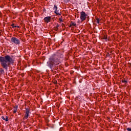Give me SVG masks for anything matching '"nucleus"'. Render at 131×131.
Instances as JSON below:
<instances>
[{"instance_id":"1","label":"nucleus","mask_w":131,"mask_h":131,"mask_svg":"<svg viewBox=\"0 0 131 131\" xmlns=\"http://www.w3.org/2000/svg\"><path fill=\"white\" fill-rule=\"evenodd\" d=\"M64 55L59 52L57 54H54L49 58L47 62V66L50 68L51 72L55 71L58 69L59 64H60V59L59 58H63Z\"/></svg>"},{"instance_id":"2","label":"nucleus","mask_w":131,"mask_h":131,"mask_svg":"<svg viewBox=\"0 0 131 131\" xmlns=\"http://www.w3.org/2000/svg\"><path fill=\"white\" fill-rule=\"evenodd\" d=\"M0 63L2 67L6 71H8V67L14 63L13 56L6 55L5 56H0Z\"/></svg>"},{"instance_id":"3","label":"nucleus","mask_w":131,"mask_h":131,"mask_svg":"<svg viewBox=\"0 0 131 131\" xmlns=\"http://www.w3.org/2000/svg\"><path fill=\"white\" fill-rule=\"evenodd\" d=\"M11 40L12 43L18 45H20V40L15 37H12L11 39Z\"/></svg>"},{"instance_id":"4","label":"nucleus","mask_w":131,"mask_h":131,"mask_svg":"<svg viewBox=\"0 0 131 131\" xmlns=\"http://www.w3.org/2000/svg\"><path fill=\"white\" fill-rule=\"evenodd\" d=\"M80 13V19L81 21H84L86 19V17H88V14H85V12L84 11H82Z\"/></svg>"},{"instance_id":"5","label":"nucleus","mask_w":131,"mask_h":131,"mask_svg":"<svg viewBox=\"0 0 131 131\" xmlns=\"http://www.w3.org/2000/svg\"><path fill=\"white\" fill-rule=\"evenodd\" d=\"M51 16H47L44 18V21L46 23H49L51 21Z\"/></svg>"},{"instance_id":"6","label":"nucleus","mask_w":131,"mask_h":131,"mask_svg":"<svg viewBox=\"0 0 131 131\" xmlns=\"http://www.w3.org/2000/svg\"><path fill=\"white\" fill-rule=\"evenodd\" d=\"M53 10H55L54 13L55 14H56L57 12L58 11V7H57V5H55L54 6Z\"/></svg>"},{"instance_id":"7","label":"nucleus","mask_w":131,"mask_h":131,"mask_svg":"<svg viewBox=\"0 0 131 131\" xmlns=\"http://www.w3.org/2000/svg\"><path fill=\"white\" fill-rule=\"evenodd\" d=\"M5 70L3 68H0V74H4Z\"/></svg>"},{"instance_id":"8","label":"nucleus","mask_w":131,"mask_h":131,"mask_svg":"<svg viewBox=\"0 0 131 131\" xmlns=\"http://www.w3.org/2000/svg\"><path fill=\"white\" fill-rule=\"evenodd\" d=\"M2 119H3V120H5V121H9V119H8V117H6V118H5V117L2 116Z\"/></svg>"},{"instance_id":"9","label":"nucleus","mask_w":131,"mask_h":131,"mask_svg":"<svg viewBox=\"0 0 131 131\" xmlns=\"http://www.w3.org/2000/svg\"><path fill=\"white\" fill-rule=\"evenodd\" d=\"M55 14H56V15H57L58 16L61 15V11H60V10H57L56 13H55Z\"/></svg>"},{"instance_id":"10","label":"nucleus","mask_w":131,"mask_h":131,"mask_svg":"<svg viewBox=\"0 0 131 131\" xmlns=\"http://www.w3.org/2000/svg\"><path fill=\"white\" fill-rule=\"evenodd\" d=\"M58 27H60V25H59V24H56V26L55 27V30H58Z\"/></svg>"},{"instance_id":"11","label":"nucleus","mask_w":131,"mask_h":131,"mask_svg":"<svg viewBox=\"0 0 131 131\" xmlns=\"http://www.w3.org/2000/svg\"><path fill=\"white\" fill-rule=\"evenodd\" d=\"M18 109V106L14 107V110L13 111V113H16L17 112V110Z\"/></svg>"},{"instance_id":"12","label":"nucleus","mask_w":131,"mask_h":131,"mask_svg":"<svg viewBox=\"0 0 131 131\" xmlns=\"http://www.w3.org/2000/svg\"><path fill=\"white\" fill-rule=\"evenodd\" d=\"M71 26H76V24H75L74 22L73 21H71Z\"/></svg>"},{"instance_id":"13","label":"nucleus","mask_w":131,"mask_h":131,"mask_svg":"<svg viewBox=\"0 0 131 131\" xmlns=\"http://www.w3.org/2000/svg\"><path fill=\"white\" fill-rule=\"evenodd\" d=\"M29 113H30L29 109L26 108V114H27V115H29Z\"/></svg>"},{"instance_id":"14","label":"nucleus","mask_w":131,"mask_h":131,"mask_svg":"<svg viewBox=\"0 0 131 131\" xmlns=\"http://www.w3.org/2000/svg\"><path fill=\"white\" fill-rule=\"evenodd\" d=\"M29 116V115L25 114V117L24 118V119H27L28 118V117Z\"/></svg>"},{"instance_id":"15","label":"nucleus","mask_w":131,"mask_h":131,"mask_svg":"<svg viewBox=\"0 0 131 131\" xmlns=\"http://www.w3.org/2000/svg\"><path fill=\"white\" fill-rule=\"evenodd\" d=\"M96 22L98 24H100V19L96 18Z\"/></svg>"},{"instance_id":"16","label":"nucleus","mask_w":131,"mask_h":131,"mask_svg":"<svg viewBox=\"0 0 131 131\" xmlns=\"http://www.w3.org/2000/svg\"><path fill=\"white\" fill-rule=\"evenodd\" d=\"M11 26L13 28H15L17 27V26H15V25L14 24H12Z\"/></svg>"},{"instance_id":"17","label":"nucleus","mask_w":131,"mask_h":131,"mask_svg":"<svg viewBox=\"0 0 131 131\" xmlns=\"http://www.w3.org/2000/svg\"><path fill=\"white\" fill-rule=\"evenodd\" d=\"M122 82H124V83H127V81L126 80H122Z\"/></svg>"},{"instance_id":"18","label":"nucleus","mask_w":131,"mask_h":131,"mask_svg":"<svg viewBox=\"0 0 131 131\" xmlns=\"http://www.w3.org/2000/svg\"><path fill=\"white\" fill-rule=\"evenodd\" d=\"M127 131H131V128L128 127L126 128Z\"/></svg>"},{"instance_id":"19","label":"nucleus","mask_w":131,"mask_h":131,"mask_svg":"<svg viewBox=\"0 0 131 131\" xmlns=\"http://www.w3.org/2000/svg\"><path fill=\"white\" fill-rule=\"evenodd\" d=\"M103 38V39H105V40H107V37L104 36Z\"/></svg>"},{"instance_id":"20","label":"nucleus","mask_w":131,"mask_h":131,"mask_svg":"<svg viewBox=\"0 0 131 131\" xmlns=\"http://www.w3.org/2000/svg\"><path fill=\"white\" fill-rule=\"evenodd\" d=\"M59 21H60V22H63V20H62V18H59Z\"/></svg>"},{"instance_id":"21","label":"nucleus","mask_w":131,"mask_h":131,"mask_svg":"<svg viewBox=\"0 0 131 131\" xmlns=\"http://www.w3.org/2000/svg\"><path fill=\"white\" fill-rule=\"evenodd\" d=\"M61 26H62V27H64V26H65V25L64 24H62Z\"/></svg>"},{"instance_id":"22","label":"nucleus","mask_w":131,"mask_h":131,"mask_svg":"<svg viewBox=\"0 0 131 131\" xmlns=\"http://www.w3.org/2000/svg\"><path fill=\"white\" fill-rule=\"evenodd\" d=\"M16 27H17V28H20V27L19 26H16Z\"/></svg>"},{"instance_id":"23","label":"nucleus","mask_w":131,"mask_h":131,"mask_svg":"<svg viewBox=\"0 0 131 131\" xmlns=\"http://www.w3.org/2000/svg\"><path fill=\"white\" fill-rule=\"evenodd\" d=\"M68 2H69V0H67V1L66 2V3H68Z\"/></svg>"},{"instance_id":"24","label":"nucleus","mask_w":131,"mask_h":131,"mask_svg":"<svg viewBox=\"0 0 131 131\" xmlns=\"http://www.w3.org/2000/svg\"><path fill=\"white\" fill-rule=\"evenodd\" d=\"M110 56V55L109 54V53L107 54V56Z\"/></svg>"}]
</instances>
